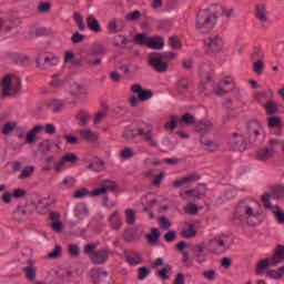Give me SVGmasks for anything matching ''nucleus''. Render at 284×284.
Wrapping results in <instances>:
<instances>
[{
	"label": "nucleus",
	"mask_w": 284,
	"mask_h": 284,
	"mask_svg": "<svg viewBox=\"0 0 284 284\" xmlns=\"http://www.w3.org/2000/svg\"><path fill=\"white\" fill-rule=\"evenodd\" d=\"M255 205H257L256 201H241L231 217L233 223H250V219H256L258 212L254 209Z\"/></svg>",
	"instance_id": "f257e3e1"
},
{
	"label": "nucleus",
	"mask_w": 284,
	"mask_h": 284,
	"mask_svg": "<svg viewBox=\"0 0 284 284\" xmlns=\"http://www.w3.org/2000/svg\"><path fill=\"white\" fill-rule=\"evenodd\" d=\"M217 17L215 11H212V6L209 9H204L199 11L195 19V28L202 33L210 32L215 26L217 21Z\"/></svg>",
	"instance_id": "f03ea898"
},
{
	"label": "nucleus",
	"mask_w": 284,
	"mask_h": 284,
	"mask_svg": "<svg viewBox=\"0 0 284 284\" xmlns=\"http://www.w3.org/2000/svg\"><path fill=\"white\" fill-rule=\"evenodd\" d=\"M21 30V22L19 19L10 18L0 13V32L2 31L7 37H17Z\"/></svg>",
	"instance_id": "7ed1b4c3"
},
{
	"label": "nucleus",
	"mask_w": 284,
	"mask_h": 284,
	"mask_svg": "<svg viewBox=\"0 0 284 284\" xmlns=\"http://www.w3.org/2000/svg\"><path fill=\"white\" fill-rule=\"evenodd\" d=\"M282 261H284V246L278 245L274 251V255L270 260L264 258L257 263L256 274L261 276L270 265H278Z\"/></svg>",
	"instance_id": "20e7f679"
},
{
	"label": "nucleus",
	"mask_w": 284,
	"mask_h": 284,
	"mask_svg": "<svg viewBox=\"0 0 284 284\" xmlns=\"http://www.w3.org/2000/svg\"><path fill=\"white\" fill-rule=\"evenodd\" d=\"M112 190H116V183L106 180L102 187L95 189L91 193L88 189L77 190L73 194V199H85V196H88L89 194L90 196H102V194H106Z\"/></svg>",
	"instance_id": "39448f33"
},
{
	"label": "nucleus",
	"mask_w": 284,
	"mask_h": 284,
	"mask_svg": "<svg viewBox=\"0 0 284 284\" xmlns=\"http://www.w3.org/2000/svg\"><path fill=\"white\" fill-rule=\"evenodd\" d=\"M97 250V243L88 244L84 246V254H89L93 263L97 265H103V263H106L110 258V251L102 248L99 251Z\"/></svg>",
	"instance_id": "423d86ee"
},
{
	"label": "nucleus",
	"mask_w": 284,
	"mask_h": 284,
	"mask_svg": "<svg viewBox=\"0 0 284 284\" xmlns=\"http://www.w3.org/2000/svg\"><path fill=\"white\" fill-rule=\"evenodd\" d=\"M2 97H10L12 94H17L21 90V78L18 75H4L2 81Z\"/></svg>",
	"instance_id": "0eeeda50"
},
{
	"label": "nucleus",
	"mask_w": 284,
	"mask_h": 284,
	"mask_svg": "<svg viewBox=\"0 0 284 284\" xmlns=\"http://www.w3.org/2000/svg\"><path fill=\"white\" fill-rule=\"evenodd\" d=\"M271 195L265 193L262 195V202L264 204V207L266 210H270L272 214L274 215L275 221L278 223V225H284V211L278 205H272L270 203Z\"/></svg>",
	"instance_id": "6e6552de"
},
{
	"label": "nucleus",
	"mask_w": 284,
	"mask_h": 284,
	"mask_svg": "<svg viewBox=\"0 0 284 284\" xmlns=\"http://www.w3.org/2000/svg\"><path fill=\"white\" fill-rule=\"evenodd\" d=\"M211 247H217L214 250L215 254H223V252H227L230 250V236L222 234V235H215L211 242Z\"/></svg>",
	"instance_id": "1a4fd4ad"
},
{
	"label": "nucleus",
	"mask_w": 284,
	"mask_h": 284,
	"mask_svg": "<svg viewBox=\"0 0 284 284\" xmlns=\"http://www.w3.org/2000/svg\"><path fill=\"white\" fill-rule=\"evenodd\" d=\"M36 65L40 70H49V68H54V65H59V58H57V55H48L45 53H42L36 58Z\"/></svg>",
	"instance_id": "9d476101"
},
{
	"label": "nucleus",
	"mask_w": 284,
	"mask_h": 284,
	"mask_svg": "<svg viewBox=\"0 0 284 284\" xmlns=\"http://www.w3.org/2000/svg\"><path fill=\"white\" fill-rule=\"evenodd\" d=\"M148 63L153 70H155V72H159L160 74L165 73V71L170 68V64L163 60L161 53L151 54L148 59Z\"/></svg>",
	"instance_id": "9b49d317"
},
{
	"label": "nucleus",
	"mask_w": 284,
	"mask_h": 284,
	"mask_svg": "<svg viewBox=\"0 0 284 284\" xmlns=\"http://www.w3.org/2000/svg\"><path fill=\"white\" fill-rule=\"evenodd\" d=\"M250 143V140L245 138L243 134L234 133L230 138V145L232 150H237V152H245L247 150V144Z\"/></svg>",
	"instance_id": "f8f14e48"
},
{
	"label": "nucleus",
	"mask_w": 284,
	"mask_h": 284,
	"mask_svg": "<svg viewBox=\"0 0 284 284\" xmlns=\"http://www.w3.org/2000/svg\"><path fill=\"white\" fill-rule=\"evenodd\" d=\"M278 140L273 139L270 141L271 148H262L256 153L257 161H268V159H272L274 156V152H276V145H278Z\"/></svg>",
	"instance_id": "ddd939ff"
},
{
	"label": "nucleus",
	"mask_w": 284,
	"mask_h": 284,
	"mask_svg": "<svg viewBox=\"0 0 284 284\" xmlns=\"http://www.w3.org/2000/svg\"><path fill=\"white\" fill-rule=\"evenodd\" d=\"M213 90L217 97H222V94L232 92L234 90V79H232V77L223 78L221 82L214 87Z\"/></svg>",
	"instance_id": "4468645a"
},
{
	"label": "nucleus",
	"mask_w": 284,
	"mask_h": 284,
	"mask_svg": "<svg viewBox=\"0 0 284 284\" xmlns=\"http://www.w3.org/2000/svg\"><path fill=\"white\" fill-rule=\"evenodd\" d=\"M204 45L209 52H221L223 50V38L221 36H210L204 39Z\"/></svg>",
	"instance_id": "2eb2a0df"
},
{
	"label": "nucleus",
	"mask_w": 284,
	"mask_h": 284,
	"mask_svg": "<svg viewBox=\"0 0 284 284\" xmlns=\"http://www.w3.org/2000/svg\"><path fill=\"white\" fill-rule=\"evenodd\" d=\"M255 19H257L262 26L270 23V11H267V4L265 2L255 4Z\"/></svg>",
	"instance_id": "dca6fc26"
},
{
	"label": "nucleus",
	"mask_w": 284,
	"mask_h": 284,
	"mask_svg": "<svg viewBox=\"0 0 284 284\" xmlns=\"http://www.w3.org/2000/svg\"><path fill=\"white\" fill-rule=\"evenodd\" d=\"M247 134L250 141H255L257 136H261V134H263V124H261V122H258L257 120H251L247 123Z\"/></svg>",
	"instance_id": "f3484780"
},
{
	"label": "nucleus",
	"mask_w": 284,
	"mask_h": 284,
	"mask_svg": "<svg viewBox=\"0 0 284 284\" xmlns=\"http://www.w3.org/2000/svg\"><path fill=\"white\" fill-rule=\"evenodd\" d=\"M138 136H143L144 141L152 145V148L159 145V142L154 140V133H152V126L150 125L138 129Z\"/></svg>",
	"instance_id": "a211bd4d"
},
{
	"label": "nucleus",
	"mask_w": 284,
	"mask_h": 284,
	"mask_svg": "<svg viewBox=\"0 0 284 284\" xmlns=\"http://www.w3.org/2000/svg\"><path fill=\"white\" fill-rule=\"evenodd\" d=\"M28 194L24 189H16L13 192H4L2 194V203L6 205H10L12 203V199H24V196Z\"/></svg>",
	"instance_id": "6ab92c4d"
},
{
	"label": "nucleus",
	"mask_w": 284,
	"mask_h": 284,
	"mask_svg": "<svg viewBox=\"0 0 284 284\" xmlns=\"http://www.w3.org/2000/svg\"><path fill=\"white\" fill-rule=\"evenodd\" d=\"M212 12H215V17H226L230 19V17H234V8L231 7H224L223 4H212Z\"/></svg>",
	"instance_id": "aec40b11"
},
{
	"label": "nucleus",
	"mask_w": 284,
	"mask_h": 284,
	"mask_svg": "<svg viewBox=\"0 0 284 284\" xmlns=\"http://www.w3.org/2000/svg\"><path fill=\"white\" fill-rule=\"evenodd\" d=\"M206 189L205 186L201 185L194 190L185 191L184 193H180L181 199L185 201V199H203L205 196Z\"/></svg>",
	"instance_id": "412c9836"
},
{
	"label": "nucleus",
	"mask_w": 284,
	"mask_h": 284,
	"mask_svg": "<svg viewBox=\"0 0 284 284\" xmlns=\"http://www.w3.org/2000/svg\"><path fill=\"white\" fill-rule=\"evenodd\" d=\"M131 90H132V92L138 94L140 101H148V100L152 99V97H154V93L152 91L143 90V87H141V84H139V83L133 84Z\"/></svg>",
	"instance_id": "4be33fe9"
},
{
	"label": "nucleus",
	"mask_w": 284,
	"mask_h": 284,
	"mask_svg": "<svg viewBox=\"0 0 284 284\" xmlns=\"http://www.w3.org/2000/svg\"><path fill=\"white\" fill-rule=\"evenodd\" d=\"M201 176L196 173H191L184 178H181L179 180H175L173 182V187H183V185L187 183H194V181H199Z\"/></svg>",
	"instance_id": "5701e85b"
},
{
	"label": "nucleus",
	"mask_w": 284,
	"mask_h": 284,
	"mask_svg": "<svg viewBox=\"0 0 284 284\" xmlns=\"http://www.w3.org/2000/svg\"><path fill=\"white\" fill-rule=\"evenodd\" d=\"M90 278L94 284L101 283V281H105V278H108V271L101 268H92L90 271Z\"/></svg>",
	"instance_id": "b1692460"
},
{
	"label": "nucleus",
	"mask_w": 284,
	"mask_h": 284,
	"mask_svg": "<svg viewBox=\"0 0 284 284\" xmlns=\"http://www.w3.org/2000/svg\"><path fill=\"white\" fill-rule=\"evenodd\" d=\"M74 216L78 219V221H82L90 214V209H88V205L85 203H78L74 206Z\"/></svg>",
	"instance_id": "393cba45"
},
{
	"label": "nucleus",
	"mask_w": 284,
	"mask_h": 284,
	"mask_svg": "<svg viewBox=\"0 0 284 284\" xmlns=\"http://www.w3.org/2000/svg\"><path fill=\"white\" fill-rule=\"evenodd\" d=\"M197 263H205V247L201 244L189 246Z\"/></svg>",
	"instance_id": "a878e982"
},
{
	"label": "nucleus",
	"mask_w": 284,
	"mask_h": 284,
	"mask_svg": "<svg viewBox=\"0 0 284 284\" xmlns=\"http://www.w3.org/2000/svg\"><path fill=\"white\" fill-rule=\"evenodd\" d=\"M165 47V39L161 36L149 37V44L146 48H151L152 50H163Z\"/></svg>",
	"instance_id": "bb28decb"
},
{
	"label": "nucleus",
	"mask_w": 284,
	"mask_h": 284,
	"mask_svg": "<svg viewBox=\"0 0 284 284\" xmlns=\"http://www.w3.org/2000/svg\"><path fill=\"white\" fill-rule=\"evenodd\" d=\"M39 132H43V125L42 124H38V125L33 126L29 132H27L26 143L28 145H32L33 143H36L37 134H39Z\"/></svg>",
	"instance_id": "cd10ccee"
},
{
	"label": "nucleus",
	"mask_w": 284,
	"mask_h": 284,
	"mask_svg": "<svg viewBox=\"0 0 284 284\" xmlns=\"http://www.w3.org/2000/svg\"><path fill=\"white\" fill-rule=\"evenodd\" d=\"M71 94L75 97V99H81L88 95V90L81 85L79 82H73L71 84Z\"/></svg>",
	"instance_id": "c85d7f7f"
},
{
	"label": "nucleus",
	"mask_w": 284,
	"mask_h": 284,
	"mask_svg": "<svg viewBox=\"0 0 284 284\" xmlns=\"http://www.w3.org/2000/svg\"><path fill=\"white\" fill-rule=\"evenodd\" d=\"M50 221L51 230H53V232H57V234H61V232H63V222L59 221V213H51Z\"/></svg>",
	"instance_id": "c756f323"
},
{
	"label": "nucleus",
	"mask_w": 284,
	"mask_h": 284,
	"mask_svg": "<svg viewBox=\"0 0 284 284\" xmlns=\"http://www.w3.org/2000/svg\"><path fill=\"white\" fill-rule=\"evenodd\" d=\"M145 239L149 245H156L159 243V239H161V231L156 227H152L151 232L145 235Z\"/></svg>",
	"instance_id": "7c9ffc66"
},
{
	"label": "nucleus",
	"mask_w": 284,
	"mask_h": 284,
	"mask_svg": "<svg viewBox=\"0 0 284 284\" xmlns=\"http://www.w3.org/2000/svg\"><path fill=\"white\" fill-rule=\"evenodd\" d=\"M90 113H88L87 111H79L75 114V121L78 125H80V128L88 125V123H90Z\"/></svg>",
	"instance_id": "2f4dec72"
},
{
	"label": "nucleus",
	"mask_w": 284,
	"mask_h": 284,
	"mask_svg": "<svg viewBox=\"0 0 284 284\" xmlns=\"http://www.w3.org/2000/svg\"><path fill=\"white\" fill-rule=\"evenodd\" d=\"M212 128H213V124L210 120H202V121L197 122L195 130L200 134H207V132H210V130H212Z\"/></svg>",
	"instance_id": "473e14b6"
},
{
	"label": "nucleus",
	"mask_w": 284,
	"mask_h": 284,
	"mask_svg": "<svg viewBox=\"0 0 284 284\" xmlns=\"http://www.w3.org/2000/svg\"><path fill=\"white\" fill-rule=\"evenodd\" d=\"M87 168L92 172H103V170H105V164L101 159L95 158L91 162H89Z\"/></svg>",
	"instance_id": "72a5a7b5"
},
{
	"label": "nucleus",
	"mask_w": 284,
	"mask_h": 284,
	"mask_svg": "<svg viewBox=\"0 0 284 284\" xmlns=\"http://www.w3.org/2000/svg\"><path fill=\"white\" fill-rule=\"evenodd\" d=\"M87 26L91 32H101V24H99V20L92 14L87 17Z\"/></svg>",
	"instance_id": "f704fd0d"
},
{
	"label": "nucleus",
	"mask_w": 284,
	"mask_h": 284,
	"mask_svg": "<svg viewBox=\"0 0 284 284\" xmlns=\"http://www.w3.org/2000/svg\"><path fill=\"white\" fill-rule=\"evenodd\" d=\"M81 139H84V141H98L99 139V134H97L95 132H93L90 129H83L79 131Z\"/></svg>",
	"instance_id": "c9c22d12"
},
{
	"label": "nucleus",
	"mask_w": 284,
	"mask_h": 284,
	"mask_svg": "<svg viewBox=\"0 0 284 284\" xmlns=\"http://www.w3.org/2000/svg\"><path fill=\"white\" fill-rule=\"evenodd\" d=\"M74 185H77V180L73 176H67L60 182L59 189L60 190H72V187H74Z\"/></svg>",
	"instance_id": "e433bc0d"
},
{
	"label": "nucleus",
	"mask_w": 284,
	"mask_h": 284,
	"mask_svg": "<svg viewBox=\"0 0 284 284\" xmlns=\"http://www.w3.org/2000/svg\"><path fill=\"white\" fill-rule=\"evenodd\" d=\"M45 105L51 112H53V114H57L61 112V108H63V102H61L60 100H49Z\"/></svg>",
	"instance_id": "4c0bfd02"
},
{
	"label": "nucleus",
	"mask_w": 284,
	"mask_h": 284,
	"mask_svg": "<svg viewBox=\"0 0 284 284\" xmlns=\"http://www.w3.org/2000/svg\"><path fill=\"white\" fill-rule=\"evenodd\" d=\"M92 54H95L97 57H105V54H108V45L102 43L93 44Z\"/></svg>",
	"instance_id": "58836bf2"
},
{
	"label": "nucleus",
	"mask_w": 284,
	"mask_h": 284,
	"mask_svg": "<svg viewBox=\"0 0 284 284\" xmlns=\"http://www.w3.org/2000/svg\"><path fill=\"white\" fill-rule=\"evenodd\" d=\"M150 42V37H146L145 33H138L133 37V43H136V45H146Z\"/></svg>",
	"instance_id": "ea45409f"
},
{
	"label": "nucleus",
	"mask_w": 284,
	"mask_h": 284,
	"mask_svg": "<svg viewBox=\"0 0 284 284\" xmlns=\"http://www.w3.org/2000/svg\"><path fill=\"white\" fill-rule=\"evenodd\" d=\"M125 221L129 225H134L136 221V211L132 209H126L124 211Z\"/></svg>",
	"instance_id": "a19ab883"
},
{
	"label": "nucleus",
	"mask_w": 284,
	"mask_h": 284,
	"mask_svg": "<svg viewBox=\"0 0 284 284\" xmlns=\"http://www.w3.org/2000/svg\"><path fill=\"white\" fill-rule=\"evenodd\" d=\"M272 196L276 201H283V199H284V186L283 185H276L275 187H273Z\"/></svg>",
	"instance_id": "79ce46f5"
},
{
	"label": "nucleus",
	"mask_w": 284,
	"mask_h": 284,
	"mask_svg": "<svg viewBox=\"0 0 284 284\" xmlns=\"http://www.w3.org/2000/svg\"><path fill=\"white\" fill-rule=\"evenodd\" d=\"M27 281H36L37 278V268L33 266H27L23 268Z\"/></svg>",
	"instance_id": "37998d69"
},
{
	"label": "nucleus",
	"mask_w": 284,
	"mask_h": 284,
	"mask_svg": "<svg viewBox=\"0 0 284 284\" xmlns=\"http://www.w3.org/2000/svg\"><path fill=\"white\" fill-rule=\"evenodd\" d=\"M182 236L184 239H194L196 236V226L189 224L187 229L182 231Z\"/></svg>",
	"instance_id": "c03bdc74"
},
{
	"label": "nucleus",
	"mask_w": 284,
	"mask_h": 284,
	"mask_svg": "<svg viewBox=\"0 0 284 284\" xmlns=\"http://www.w3.org/2000/svg\"><path fill=\"white\" fill-rule=\"evenodd\" d=\"M126 260L130 265H139L141 263V254L136 252L129 253Z\"/></svg>",
	"instance_id": "a18cd8bd"
},
{
	"label": "nucleus",
	"mask_w": 284,
	"mask_h": 284,
	"mask_svg": "<svg viewBox=\"0 0 284 284\" xmlns=\"http://www.w3.org/2000/svg\"><path fill=\"white\" fill-rule=\"evenodd\" d=\"M201 143H202V145H204L206 148V150H209V152H216V150H219V143H216L212 140L205 141L202 138Z\"/></svg>",
	"instance_id": "49530a36"
},
{
	"label": "nucleus",
	"mask_w": 284,
	"mask_h": 284,
	"mask_svg": "<svg viewBox=\"0 0 284 284\" xmlns=\"http://www.w3.org/2000/svg\"><path fill=\"white\" fill-rule=\"evenodd\" d=\"M62 160L67 165H74L79 161V156L74 153H67L62 156Z\"/></svg>",
	"instance_id": "de8ad7c7"
},
{
	"label": "nucleus",
	"mask_w": 284,
	"mask_h": 284,
	"mask_svg": "<svg viewBox=\"0 0 284 284\" xmlns=\"http://www.w3.org/2000/svg\"><path fill=\"white\" fill-rule=\"evenodd\" d=\"M33 174H34V166L28 165L22 170L21 174L19 175V179L23 181L24 179H28Z\"/></svg>",
	"instance_id": "09e8293b"
},
{
	"label": "nucleus",
	"mask_w": 284,
	"mask_h": 284,
	"mask_svg": "<svg viewBox=\"0 0 284 284\" xmlns=\"http://www.w3.org/2000/svg\"><path fill=\"white\" fill-rule=\"evenodd\" d=\"M190 88V81L187 79H182L178 83V92L180 94H185L187 92V89Z\"/></svg>",
	"instance_id": "8fccbe9b"
},
{
	"label": "nucleus",
	"mask_w": 284,
	"mask_h": 284,
	"mask_svg": "<svg viewBox=\"0 0 284 284\" xmlns=\"http://www.w3.org/2000/svg\"><path fill=\"white\" fill-rule=\"evenodd\" d=\"M169 45L173 50H181L182 48L181 40L176 36H173L169 39Z\"/></svg>",
	"instance_id": "3c124183"
},
{
	"label": "nucleus",
	"mask_w": 284,
	"mask_h": 284,
	"mask_svg": "<svg viewBox=\"0 0 284 284\" xmlns=\"http://www.w3.org/2000/svg\"><path fill=\"white\" fill-rule=\"evenodd\" d=\"M14 217L19 221H26V219L28 217V209L19 207L14 213Z\"/></svg>",
	"instance_id": "603ef678"
},
{
	"label": "nucleus",
	"mask_w": 284,
	"mask_h": 284,
	"mask_svg": "<svg viewBox=\"0 0 284 284\" xmlns=\"http://www.w3.org/2000/svg\"><path fill=\"white\" fill-rule=\"evenodd\" d=\"M73 19H74L79 30H81L82 32L85 31V23H83V17H81V13L75 12L73 14Z\"/></svg>",
	"instance_id": "864d4df0"
},
{
	"label": "nucleus",
	"mask_w": 284,
	"mask_h": 284,
	"mask_svg": "<svg viewBox=\"0 0 284 284\" xmlns=\"http://www.w3.org/2000/svg\"><path fill=\"white\" fill-rule=\"evenodd\" d=\"M54 170L55 172L59 174L61 172H63L64 170H68V164L65 163V161H63V158L60 159V161L54 162Z\"/></svg>",
	"instance_id": "5fc2aeb1"
},
{
	"label": "nucleus",
	"mask_w": 284,
	"mask_h": 284,
	"mask_svg": "<svg viewBox=\"0 0 284 284\" xmlns=\"http://www.w3.org/2000/svg\"><path fill=\"white\" fill-rule=\"evenodd\" d=\"M264 69L265 62H263V60H257L253 63V71L255 72V74H262Z\"/></svg>",
	"instance_id": "6e6d98bb"
},
{
	"label": "nucleus",
	"mask_w": 284,
	"mask_h": 284,
	"mask_svg": "<svg viewBox=\"0 0 284 284\" xmlns=\"http://www.w3.org/2000/svg\"><path fill=\"white\" fill-rule=\"evenodd\" d=\"M267 276H271V278H283V276H284V266L277 268L276 271H268Z\"/></svg>",
	"instance_id": "4d7b16f0"
},
{
	"label": "nucleus",
	"mask_w": 284,
	"mask_h": 284,
	"mask_svg": "<svg viewBox=\"0 0 284 284\" xmlns=\"http://www.w3.org/2000/svg\"><path fill=\"white\" fill-rule=\"evenodd\" d=\"M134 156V151L130 148H125L120 151V158L123 159L124 161H128V159H132Z\"/></svg>",
	"instance_id": "13d9d810"
},
{
	"label": "nucleus",
	"mask_w": 284,
	"mask_h": 284,
	"mask_svg": "<svg viewBox=\"0 0 284 284\" xmlns=\"http://www.w3.org/2000/svg\"><path fill=\"white\" fill-rule=\"evenodd\" d=\"M264 108L266 110V114H276V112L278 111V106L274 102H267L266 104H264Z\"/></svg>",
	"instance_id": "bf43d9fd"
},
{
	"label": "nucleus",
	"mask_w": 284,
	"mask_h": 284,
	"mask_svg": "<svg viewBox=\"0 0 284 284\" xmlns=\"http://www.w3.org/2000/svg\"><path fill=\"white\" fill-rule=\"evenodd\" d=\"M17 128L16 122H7L3 126H2V134L8 135L10 134V132H12L14 129Z\"/></svg>",
	"instance_id": "052dcab7"
},
{
	"label": "nucleus",
	"mask_w": 284,
	"mask_h": 284,
	"mask_svg": "<svg viewBox=\"0 0 284 284\" xmlns=\"http://www.w3.org/2000/svg\"><path fill=\"white\" fill-rule=\"evenodd\" d=\"M50 148H52V144L50 143V140H43V141L40 142V144H39V150H40V152H42L43 154H45V152H50Z\"/></svg>",
	"instance_id": "680f3d73"
},
{
	"label": "nucleus",
	"mask_w": 284,
	"mask_h": 284,
	"mask_svg": "<svg viewBox=\"0 0 284 284\" xmlns=\"http://www.w3.org/2000/svg\"><path fill=\"white\" fill-rule=\"evenodd\" d=\"M178 121L176 116H171L170 121L164 124L165 130H174L179 123Z\"/></svg>",
	"instance_id": "e2e57ef3"
},
{
	"label": "nucleus",
	"mask_w": 284,
	"mask_h": 284,
	"mask_svg": "<svg viewBox=\"0 0 284 284\" xmlns=\"http://www.w3.org/2000/svg\"><path fill=\"white\" fill-rule=\"evenodd\" d=\"M118 23L119 21L116 19L111 20L108 24L109 32H111L112 34H116V32H119Z\"/></svg>",
	"instance_id": "0e129e2a"
},
{
	"label": "nucleus",
	"mask_w": 284,
	"mask_h": 284,
	"mask_svg": "<svg viewBox=\"0 0 284 284\" xmlns=\"http://www.w3.org/2000/svg\"><path fill=\"white\" fill-rule=\"evenodd\" d=\"M72 43H83L85 41V36L81 34L79 31L74 32L71 37Z\"/></svg>",
	"instance_id": "69168bd1"
},
{
	"label": "nucleus",
	"mask_w": 284,
	"mask_h": 284,
	"mask_svg": "<svg viewBox=\"0 0 284 284\" xmlns=\"http://www.w3.org/2000/svg\"><path fill=\"white\" fill-rule=\"evenodd\" d=\"M196 119L194 115L190 113H185L182 115V123H185L186 125H192V123H195Z\"/></svg>",
	"instance_id": "338daca9"
},
{
	"label": "nucleus",
	"mask_w": 284,
	"mask_h": 284,
	"mask_svg": "<svg viewBox=\"0 0 284 284\" xmlns=\"http://www.w3.org/2000/svg\"><path fill=\"white\" fill-rule=\"evenodd\" d=\"M61 252H62V248L61 246L57 245L53 251H51L49 254H48V258H59V256H61Z\"/></svg>",
	"instance_id": "774afa93"
}]
</instances>
